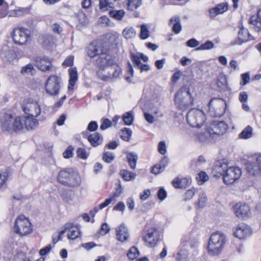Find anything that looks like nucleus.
<instances>
[{
    "instance_id": "nucleus-12",
    "label": "nucleus",
    "mask_w": 261,
    "mask_h": 261,
    "mask_svg": "<svg viewBox=\"0 0 261 261\" xmlns=\"http://www.w3.org/2000/svg\"><path fill=\"white\" fill-rule=\"evenodd\" d=\"M160 233L154 226H146L143 240L149 247L154 246L160 239Z\"/></svg>"
},
{
    "instance_id": "nucleus-45",
    "label": "nucleus",
    "mask_w": 261,
    "mask_h": 261,
    "mask_svg": "<svg viewBox=\"0 0 261 261\" xmlns=\"http://www.w3.org/2000/svg\"><path fill=\"white\" fill-rule=\"evenodd\" d=\"M208 175L204 171L200 172L196 176V179L199 185H202L204 182L208 180Z\"/></svg>"
},
{
    "instance_id": "nucleus-29",
    "label": "nucleus",
    "mask_w": 261,
    "mask_h": 261,
    "mask_svg": "<svg viewBox=\"0 0 261 261\" xmlns=\"http://www.w3.org/2000/svg\"><path fill=\"white\" fill-rule=\"evenodd\" d=\"M69 74V84L68 89L69 91H72L76 82L77 80V72L76 68H71L68 70Z\"/></svg>"
},
{
    "instance_id": "nucleus-10",
    "label": "nucleus",
    "mask_w": 261,
    "mask_h": 261,
    "mask_svg": "<svg viewBox=\"0 0 261 261\" xmlns=\"http://www.w3.org/2000/svg\"><path fill=\"white\" fill-rule=\"evenodd\" d=\"M225 101L222 99L214 98L208 103L209 113L213 117H220L225 113Z\"/></svg>"
},
{
    "instance_id": "nucleus-61",
    "label": "nucleus",
    "mask_w": 261,
    "mask_h": 261,
    "mask_svg": "<svg viewBox=\"0 0 261 261\" xmlns=\"http://www.w3.org/2000/svg\"><path fill=\"white\" fill-rule=\"evenodd\" d=\"M74 57L72 56L68 57L63 62L62 65L66 67H70L73 65Z\"/></svg>"
},
{
    "instance_id": "nucleus-9",
    "label": "nucleus",
    "mask_w": 261,
    "mask_h": 261,
    "mask_svg": "<svg viewBox=\"0 0 261 261\" xmlns=\"http://www.w3.org/2000/svg\"><path fill=\"white\" fill-rule=\"evenodd\" d=\"M62 82L61 77L57 75H51L46 80L45 90L46 93L50 96H57L59 94Z\"/></svg>"
},
{
    "instance_id": "nucleus-58",
    "label": "nucleus",
    "mask_w": 261,
    "mask_h": 261,
    "mask_svg": "<svg viewBox=\"0 0 261 261\" xmlns=\"http://www.w3.org/2000/svg\"><path fill=\"white\" fill-rule=\"evenodd\" d=\"M115 158V155L113 153L109 151L105 152L103 154L102 159L107 163L112 162Z\"/></svg>"
},
{
    "instance_id": "nucleus-24",
    "label": "nucleus",
    "mask_w": 261,
    "mask_h": 261,
    "mask_svg": "<svg viewBox=\"0 0 261 261\" xmlns=\"http://www.w3.org/2000/svg\"><path fill=\"white\" fill-rule=\"evenodd\" d=\"M228 7L226 3H222L217 5L215 7L210 9L209 14L211 18H214L219 14H221L226 12Z\"/></svg>"
},
{
    "instance_id": "nucleus-41",
    "label": "nucleus",
    "mask_w": 261,
    "mask_h": 261,
    "mask_svg": "<svg viewBox=\"0 0 261 261\" xmlns=\"http://www.w3.org/2000/svg\"><path fill=\"white\" fill-rule=\"evenodd\" d=\"M142 3V0H128L127 3V9L134 11L137 9Z\"/></svg>"
},
{
    "instance_id": "nucleus-62",
    "label": "nucleus",
    "mask_w": 261,
    "mask_h": 261,
    "mask_svg": "<svg viewBox=\"0 0 261 261\" xmlns=\"http://www.w3.org/2000/svg\"><path fill=\"white\" fill-rule=\"evenodd\" d=\"M150 195V191L149 189L144 190L142 192L140 193L139 197L142 201L146 200Z\"/></svg>"
},
{
    "instance_id": "nucleus-35",
    "label": "nucleus",
    "mask_w": 261,
    "mask_h": 261,
    "mask_svg": "<svg viewBox=\"0 0 261 261\" xmlns=\"http://www.w3.org/2000/svg\"><path fill=\"white\" fill-rule=\"evenodd\" d=\"M253 135V128L250 126H247L239 135V138L242 139H248L251 138Z\"/></svg>"
},
{
    "instance_id": "nucleus-42",
    "label": "nucleus",
    "mask_w": 261,
    "mask_h": 261,
    "mask_svg": "<svg viewBox=\"0 0 261 261\" xmlns=\"http://www.w3.org/2000/svg\"><path fill=\"white\" fill-rule=\"evenodd\" d=\"M122 178L126 181H129L135 178L136 174L128 170H123L120 171Z\"/></svg>"
},
{
    "instance_id": "nucleus-32",
    "label": "nucleus",
    "mask_w": 261,
    "mask_h": 261,
    "mask_svg": "<svg viewBox=\"0 0 261 261\" xmlns=\"http://www.w3.org/2000/svg\"><path fill=\"white\" fill-rule=\"evenodd\" d=\"M88 140L92 146L96 147L102 143L103 138L100 134L95 133L88 136Z\"/></svg>"
},
{
    "instance_id": "nucleus-8",
    "label": "nucleus",
    "mask_w": 261,
    "mask_h": 261,
    "mask_svg": "<svg viewBox=\"0 0 261 261\" xmlns=\"http://www.w3.org/2000/svg\"><path fill=\"white\" fill-rule=\"evenodd\" d=\"M205 119V115L204 112L198 109L190 110L187 115V122L193 127H200L203 125Z\"/></svg>"
},
{
    "instance_id": "nucleus-22",
    "label": "nucleus",
    "mask_w": 261,
    "mask_h": 261,
    "mask_svg": "<svg viewBox=\"0 0 261 261\" xmlns=\"http://www.w3.org/2000/svg\"><path fill=\"white\" fill-rule=\"evenodd\" d=\"M212 133L208 127L204 133L197 132L194 136V139L195 141H198L200 143H206L212 140Z\"/></svg>"
},
{
    "instance_id": "nucleus-26",
    "label": "nucleus",
    "mask_w": 261,
    "mask_h": 261,
    "mask_svg": "<svg viewBox=\"0 0 261 261\" xmlns=\"http://www.w3.org/2000/svg\"><path fill=\"white\" fill-rule=\"evenodd\" d=\"M249 23L254 31L256 32L261 31V9L258 11L257 16L253 15L250 17Z\"/></svg>"
},
{
    "instance_id": "nucleus-1",
    "label": "nucleus",
    "mask_w": 261,
    "mask_h": 261,
    "mask_svg": "<svg viewBox=\"0 0 261 261\" xmlns=\"http://www.w3.org/2000/svg\"><path fill=\"white\" fill-rule=\"evenodd\" d=\"M213 173L215 176H222L223 182L226 185H230L240 178L242 170L238 166H229L224 162H216L213 168Z\"/></svg>"
},
{
    "instance_id": "nucleus-31",
    "label": "nucleus",
    "mask_w": 261,
    "mask_h": 261,
    "mask_svg": "<svg viewBox=\"0 0 261 261\" xmlns=\"http://www.w3.org/2000/svg\"><path fill=\"white\" fill-rule=\"evenodd\" d=\"M73 170L70 168H66L61 170L57 176V180L59 182L64 185V183L69 178Z\"/></svg>"
},
{
    "instance_id": "nucleus-28",
    "label": "nucleus",
    "mask_w": 261,
    "mask_h": 261,
    "mask_svg": "<svg viewBox=\"0 0 261 261\" xmlns=\"http://www.w3.org/2000/svg\"><path fill=\"white\" fill-rule=\"evenodd\" d=\"M250 39L251 38L248 30L241 26L238 32V40L234 44H241Z\"/></svg>"
},
{
    "instance_id": "nucleus-53",
    "label": "nucleus",
    "mask_w": 261,
    "mask_h": 261,
    "mask_svg": "<svg viewBox=\"0 0 261 261\" xmlns=\"http://www.w3.org/2000/svg\"><path fill=\"white\" fill-rule=\"evenodd\" d=\"M9 177V172L5 170L0 172V188L3 187L6 183Z\"/></svg>"
},
{
    "instance_id": "nucleus-64",
    "label": "nucleus",
    "mask_w": 261,
    "mask_h": 261,
    "mask_svg": "<svg viewBox=\"0 0 261 261\" xmlns=\"http://www.w3.org/2000/svg\"><path fill=\"white\" fill-rule=\"evenodd\" d=\"M112 122L108 119H105L102 120L100 126L101 130H105L111 126Z\"/></svg>"
},
{
    "instance_id": "nucleus-51",
    "label": "nucleus",
    "mask_w": 261,
    "mask_h": 261,
    "mask_svg": "<svg viewBox=\"0 0 261 261\" xmlns=\"http://www.w3.org/2000/svg\"><path fill=\"white\" fill-rule=\"evenodd\" d=\"M196 190L195 188H191L187 190L184 195V200L188 201L191 199L194 195L195 194Z\"/></svg>"
},
{
    "instance_id": "nucleus-38",
    "label": "nucleus",
    "mask_w": 261,
    "mask_h": 261,
    "mask_svg": "<svg viewBox=\"0 0 261 261\" xmlns=\"http://www.w3.org/2000/svg\"><path fill=\"white\" fill-rule=\"evenodd\" d=\"M111 203V200L106 199L105 201L99 204L98 206L95 207L92 210L89 212L90 215L93 217L96 213H97L99 210H102L105 207H107L108 205Z\"/></svg>"
},
{
    "instance_id": "nucleus-21",
    "label": "nucleus",
    "mask_w": 261,
    "mask_h": 261,
    "mask_svg": "<svg viewBox=\"0 0 261 261\" xmlns=\"http://www.w3.org/2000/svg\"><path fill=\"white\" fill-rule=\"evenodd\" d=\"M35 62L38 69L43 72L49 71L52 67L51 61L48 58L44 57L36 58Z\"/></svg>"
},
{
    "instance_id": "nucleus-15",
    "label": "nucleus",
    "mask_w": 261,
    "mask_h": 261,
    "mask_svg": "<svg viewBox=\"0 0 261 261\" xmlns=\"http://www.w3.org/2000/svg\"><path fill=\"white\" fill-rule=\"evenodd\" d=\"M110 73L109 76H106L105 79L109 80L108 82H113L118 80L122 73V69L120 66L114 62L112 58V63L110 65Z\"/></svg>"
},
{
    "instance_id": "nucleus-5",
    "label": "nucleus",
    "mask_w": 261,
    "mask_h": 261,
    "mask_svg": "<svg viewBox=\"0 0 261 261\" xmlns=\"http://www.w3.org/2000/svg\"><path fill=\"white\" fill-rule=\"evenodd\" d=\"M14 231L20 236H26L33 231V226L30 219L23 215L16 218L14 224Z\"/></svg>"
},
{
    "instance_id": "nucleus-6",
    "label": "nucleus",
    "mask_w": 261,
    "mask_h": 261,
    "mask_svg": "<svg viewBox=\"0 0 261 261\" xmlns=\"http://www.w3.org/2000/svg\"><path fill=\"white\" fill-rule=\"evenodd\" d=\"M111 63L112 57L109 55L101 54L97 59L96 64L98 69L96 73L99 78L103 81H109V80L105 79V77L109 75V68Z\"/></svg>"
},
{
    "instance_id": "nucleus-63",
    "label": "nucleus",
    "mask_w": 261,
    "mask_h": 261,
    "mask_svg": "<svg viewBox=\"0 0 261 261\" xmlns=\"http://www.w3.org/2000/svg\"><path fill=\"white\" fill-rule=\"evenodd\" d=\"M73 148L72 147V146L68 147L63 152V155L64 158L68 159L72 157L73 155Z\"/></svg>"
},
{
    "instance_id": "nucleus-54",
    "label": "nucleus",
    "mask_w": 261,
    "mask_h": 261,
    "mask_svg": "<svg viewBox=\"0 0 261 261\" xmlns=\"http://www.w3.org/2000/svg\"><path fill=\"white\" fill-rule=\"evenodd\" d=\"M214 47V43L211 41H207L205 43L201 44L196 48V50H208Z\"/></svg>"
},
{
    "instance_id": "nucleus-43",
    "label": "nucleus",
    "mask_w": 261,
    "mask_h": 261,
    "mask_svg": "<svg viewBox=\"0 0 261 261\" xmlns=\"http://www.w3.org/2000/svg\"><path fill=\"white\" fill-rule=\"evenodd\" d=\"M123 121L125 125H130L134 121V116L132 112L125 113L122 117Z\"/></svg>"
},
{
    "instance_id": "nucleus-34",
    "label": "nucleus",
    "mask_w": 261,
    "mask_h": 261,
    "mask_svg": "<svg viewBox=\"0 0 261 261\" xmlns=\"http://www.w3.org/2000/svg\"><path fill=\"white\" fill-rule=\"evenodd\" d=\"M188 182V179L186 177H176L173 180L172 185L176 189H183L187 187Z\"/></svg>"
},
{
    "instance_id": "nucleus-39",
    "label": "nucleus",
    "mask_w": 261,
    "mask_h": 261,
    "mask_svg": "<svg viewBox=\"0 0 261 261\" xmlns=\"http://www.w3.org/2000/svg\"><path fill=\"white\" fill-rule=\"evenodd\" d=\"M138 158V155L134 153L129 152L127 154V159L132 169L136 168Z\"/></svg>"
},
{
    "instance_id": "nucleus-60",
    "label": "nucleus",
    "mask_w": 261,
    "mask_h": 261,
    "mask_svg": "<svg viewBox=\"0 0 261 261\" xmlns=\"http://www.w3.org/2000/svg\"><path fill=\"white\" fill-rule=\"evenodd\" d=\"M131 58L133 63L137 67L141 64L140 54H132Z\"/></svg>"
},
{
    "instance_id": "nucleus-23",
    "label": "nucleus",
    "mask_w": 261,
    "mask_h": 261,
    "mask_svg": "<svg viewBox=\"0 0 261 261\" xmlns=\"http://www.w3.org/2000/svg\"><path fill=\"white\" fill-rule=\"evenodd\" d=\"M255 161L257 166L250 162L247 163L246 164L247 171L252 175H256L261 171V154L257 155Z\"/></svg>"
},
{
    "instance_id": "nucleus-48",
    "label": "nucleus",
    "mask_w": 261,
    "mask_h": 261,
    "mask_svg": "<svg viewBox=\"0 0 261 261\" xmlns=\"http://www.w3.org/2000/svg\"><path fill=\"white\" fill-rule=\"evenodd\" d=\"M22 74H34L35 73V69L32 64H29L23 66L21 70Z\"/></svg>"
},
{
    "instance_id": "nucleus-55",
    "label": "nucleus",
    "mask_w": 261,
    "mask_h": 261,
    "mask_svg": "<svg viewBox=\"0 0 261 261\" xmlns=\"http://www.w3.org/2000/svg\"><path fill=\"white\" fill-rule=\"evenodd\" d=\"M76 154L78 158L86 160L88 157L89 154L87 152L86 150L84 148H78L76 150Z\"/></svg>"
},
{
    "instance_id": "nucleus-4",
    "label": "nucleus",
    "mask_w": 261,
    "mask_h": 261,
    "mask_svg": "<svg viewBox=\"0 0 261 261\" xmlns=\"http://www.w3.org/2000/svg\"><path fill=\"white\" fill-rule=\"evenodd\" d=\"M174 101L177 108L182 111L193 106L194 98L189 87L184 86L180 88L175 95Z\"/></svg>"
},
{
    "instance_id": "nucleus-33",
    "label": "nucleus",
    "mask_w": 261,
    "mask_h": 261,
    "mask_svg": "<svg viewBox=\"0 0 261 261\" xmlns=\"http://www.w3.org/2000/svg\"><path fill=\"white\" fill-rule=\"evenodd\" d=\"M169 25H172V31L175 34H178L181 30L180 18L178 16L172 17L169 22Z\"/></svg>"
},
{
    "instance_id": "nucleus-46",
    "label": "nucleus",
    "mask_w": 261,
    "mask_h": 261,
    "mask_svg": "<svg viewBox=\"0 0 261 261\" xmlns=\"http://www.w3.org/2000/svg\"><path fill=\"white\" fill-rule=\"evenodd\" d=\"M132 134L130 129L124 128L122 130L121 138L125 141L128 142L130 140Z\"/></svg>"
},
{
    "instance_id": "nucleus-44",
    "label": "nucleus",
    "mask_w": 261,
    "mask_h": 261,
    "mask_svg": "<svg viewBox=\"0 0 261 261\" xmlns=\"http://www.w3.org/2000/svg\"><path fill=\"white\" fill-rule=\"evenodd\" d=\"M28 10L27 8H18L16 10H13L10 12L9 16L12 17L20 16L24 15Z\"/></svg>"
},
{
    "instance_id": "nucleus-59",
    "label": "nucleus",
    "mask_w": 261,
    "mask_h": 261,
    "mask_svg": "<svg viewBox=\"0 0 261 261\" xmlns=\"http://www.w3.org/2000/svg\"><path fill=\"white\" fill-rule=\"evenodd\" d=\"M241 81L240 84L242 86L246 85L250 81L249 73H245L241 74Z\"/></svg>"
},
{
    "instance_id": "nucleus-18",
    "label": "nucleus",
    "mask_w": 261,
    "mask_h": 261,
    "mask_svg": "<svg viewBox=\"0 0 261 261\" xmlns=\"http://www.w3.org/2000/svg\"><path fill=\"white\" fill-rule=\"evenodd\" d=\"M236 237L239 239H244L251 234V228L245 223L239 224L234 233Z\"/></svg>"
},
{
    "instance_id": "nucleus-13",
    "label": "nucleus",
    "mask_w": 261,
    "mask_h": 261,
    "mask_svg": "<svg viewBox=\"0 0 261 261\" xmlns=\"http://www.w3.org/2000/svg\"><path fill=\"white\" fill-rule=\"evenodd\" d=\"M197 242H195L194 244H191L189 241L186 239H182L180 244L179 251L176 255V259L177 261H189L188 249L190 247H194Z\"/></svg>"
},
{
    "instance_id": "nucleus-17",
    "label": "nucleus",
    "mask_w": 261,
    "mask_h": 261,
    "mask_svg": "<svg viewBox=\"0 0 261 261\" xmlns=\"http://www.w3.org/2000/svg\"><path fill=\"white\" fill-rule=\"evenodd\" d=\"M65 228L69 240H74L81 237V232L77 226L71 223H67L65 224Z\"/></svg>"
},
{
    "instance_id": "nucleus-49",
    "label": "nucleus",
    "mask_w": 261,
    "mask_h": 261,
    "mask_svg": "<svg viewBox=\"0 0 261 261\" xmlns=\"http://www.w3.org/2000/svg\"><path fill=\"white\" fill-rule=\"evenodd\" d=\"M206 162V160L202 155L198 156L197 159L192 161V166L195 168H198L202 164Z\"/></svg>"
},
{
    "instance_id": "nucleus-19",
    "label": "nucleus",
    "mask_w": 261,
    "mask_h": 261,
    "mask_svg": "<svg viewBox=\"0 0 261 261\" xmlns=\"http://www.w3.org/2000/svg\"><path fill=\"white\" fill-rule=\"evenodd\" d=\"M88 56L93 58L96 56L101 54L102 51V47L101 43L97 41L91 42L86 49Z\"/></svg>"
},
{
    "instance_id": "nucleus-7",
    "label": "nucleus",
    "mask_w": 261,
    "mask_h": 261,
    "mask_svg": "<svg viewBox=\"0 0 261 261\" xmlns=\"http://www.w3.org/2000/svg\"><path fill=\"white\" fill-rule=\"evenodd\" d=\"M12 38L16 44L26 45L31 40V32L23 27H16L13 31Z\"/></svg>"
},
{
    "instance_id": "nucleus-50",
    "label": "nucleus",
    "mask_w": 261,
    "mask_h": 261,
    "mask_svg": "<svg viewBox=\"0 0 261 261\" xmlns=\"http://www.w3.org/2000/svg\"><path fill=\"white\" fill-rule=\"evenodd\" d=\"M123 190V188L119 182L118 187L116 188V191L114 193L113 195L108 198L107 199H110L111 200V203L116 201V198L118 197H119L120 194L122 193V191Z\"/></svg>"
},
{
    "instance_id": "nucleus-56",
    "label": "nucleus",
    "mask_w": 261,
    "mask_h": 261,
    "mask_svg": "<svg viewBox=\"0 0 261 261\" xmlns=\"http://www.w3.org/2000/svg\"><path fill=\"white\" fill-rule=\"evenodd\" d=\"M207 201V198L204 192L200 193L198 198L197 204L199 207H202L206 204Z\"/></svg>"
},
{
    "instance_id": "nucleus-2",
    "label": "nucleus",
    "mask_w": 261,
    "mask_h": 261,
    "mask_svg": "<svg viewBox=\"0 0 261 261\" xmlns=\"http://www.w3.org/2000/svg\"><path fill=\"white\" fill-rule=\"evenodd\" d=\"M226 243L225 236L220 231H216L211 234L207 246V251L211 256L220 255L224 249Z\"/></svg>"
},
{
    "instance_id": "nucleus-20",
    "label": "nucleus",
    "mask_w": 261,
    "mask_h": 261,
    "mask_svg": "<svg viewBox=\"0 0 261 261\" xmlns=\"http://www.w3.org/2000/svg\"><path fill=\"white\" fill-rule=\"evenodd\" d=\"M20 117L21 120H22L23 130L24 128L28 130L36 128L38 125V121L36 119L37 117H33L30 115Z\"/></svg>"
},
{
    "instance_id": "nucleus-27",
    "label": "nucleus",
    "mask_w": 261,
    "mask_h": 261,
    "mask_svg": "<svg viewBox=\"0 0 261 261\" xmlns=\"http://www.w3.org/2000/svg\"><path fill=\"white\" fill-rule=\"evenodd\" d=\"M81 177L80 175L73 170L69 178L64 183V185L71 187H78L81 184Z\"/></svg>"
},
{
    "instance_id": "nucleus-16",
    "label": "nucleus",
    "mask_w": 261,
    "mask_h": 261,
    "mask_svg": "<svg viewBox=\"0 0 261 261\" xmlns=\"http://www.w3.org/2000/svg\"><path fill=\"white\" fill-rule=\"evenodd\" d=\"M208 128L212 133V135H223L227 129V124L223 121H213L210 124Z\"/></svg>"
},
{
    "instance_id": "nucleus-47",
    "label": "nucleus",
    "mask_w": 261,
    "mask_h": 261,
    "mask_svg": "<svg viewBox=\"0 0 261 261\" xmlns=\"http://www.w3.org/2000/svg\"><path fill=\"white\" fill-rule=\"evenodd\" d=\"M140 37L142 40L147 39L149 36V31L146 25L142 24L140 27Z\"/></svg>"
},
{
    "instance_id": "nucleus-14",
    "label": "nucleus",
    "mask_w": 261,
    "mask_h": 261,
    "mask_svg": "<svg viewBox=\"0 0 261 261\" xmlns=\"http://www.w3.org/2000/svg\"><path fill=\"white\" fill-rule=\"evenodd\" d=\"M233 211L236 216L241 219H245L250 215L249 206L244 203H238L233 207Z\"/></svg>"
},
{
    "instance_id": "nucleus-36",
    "label": "nucleus",
    "mask_w": 261,
    "mask_h": 261,
    "mask_svg": "<svg viewBox=\"0 0 261 261\" xmlns=\"http://www.w3.org/2000/svg\"><path fill=\"white\" fill-rule=\"evenodd\" d=\"M125 14V12L123 10H114L109 12L110 16L117 20H121L124 17Z\"/></svg>"
},
{
    "instance_id": "nucleus-57",
    "label": "nucleus",
    "mask_w": 261,
    "mask_h": 261,
    "mask_svg": "<svg viewBox=\"0 0 261 261\" xmlns=\"http://www.w3.org/2000/svg\"><path fill=\"white\" fill-rule=\"evenodd\" d=\"M99 9L103 10H107L108 8H112L113 4L109 3L108 0H99Z\"/></svg>"
},
{
    "instance_id": "nucleus-52",
    "label": "nucleus",
    "mask_w": 261,
    "mask_h": 261,
    "mask_svg": "<svg viewBox=\"0 0 261 261\" xmlns=\"http://www.w3.org/2000/svg\"><path fill=\"white\" fill-rule=\"evenodd\" d=\"M127 255L130 259H134L139 255V252L138 249L135 247H132L129 250Z\"/></svg>"
},
{
    "instance_id": "nucleus-11",
    "label": "nucleus",
    "mask_w": 261,
    "mask_h": 261,
    "mask_svg": "<svg viewBox=\"0 0 261 261\" xmlns=\"http://www.w3.org/2000/svg\"><path fill=\"white\" fill-rule=\"evenodd\" d=\"M22 108L26 115L33 117H38L41 113V107L39 103L31 98L24 100Z\"/></svg>"
},
{
    "instance_id": "nucleus-30",
    "label": "nucleus",
    "mask_w": 261,
    "mask_h": 261,
    "mask_svg": "<svg viewBox=\"0 0 261 261\" xmlns=\"http://www.w3.org/2000/svg\"><path fill=\"white\" fill-rule=\"evenodd\" d=\"M0 57L5 62H12L15 59L16 55L13 50L6 48L0 51Z\"/></svg>"
},
{
    "instance_id": "nucleus-37",
    "label": "nucleus",
    "mask_w": 261,
    "mask_h": 261,
    "mask_svg": "<svg viewBox=\"0 0 261 261\" xmlns=\"http://www.w3.org/2000/svg\"><path fill=\"white\" fill-rule=\"evenodd\" d=\"M62 199L66 202L71 201L74 198V193L71 190H63L61 193Z\"/></svg>"
},
{
    "instance_id": "nucleus-25",
    "label": "nucleus",
    "mask_w": 261,
    "mask_h": 261,
    "mask_svg": "<svg viewBox=\"0 0 261 261\" xmlns=\"http://www.w3.org/2000/svg\"><path fill=\"white\" fill-rule=\"evenodd\" d=\"M117 239L120 242L127 241L129 238V233L127 227L124 224H121L116 228Z\"/></svg>"
},
{
    "instance_id": "nucleus-40",
    "label": "nucleus",
    "mask_w": 261,
    "mask_h": 261,
    "mask_svg": "<svg viewBox=\"0 0 261 261\" xmlns=\"http://www.w3.org/2000/svg\"><path fill=\"white\" fill-rule=\"evenodd\" d=\"M122 34L126 39L133 38L135 37L136 33L132 27H127L123 31Z\"/></svg>"
},
{
    "instance_id": "nucleus-3",
    "label": "nucleus",
    "mask_w": 261,
    "mask_h": 261,
    "mask_svg": "<svg viewBox=\"0 0 261 261\" xmlns=\"http://www.w3.org/2000/svg\"><path fill=\"white\" fill-rule=\"evenodd\" d=\"M22 121L20 116L14 117L11 114H6L1 120L2 130L10 134L19 133L23 130Z\"/></svg>"
}]
</instances>
